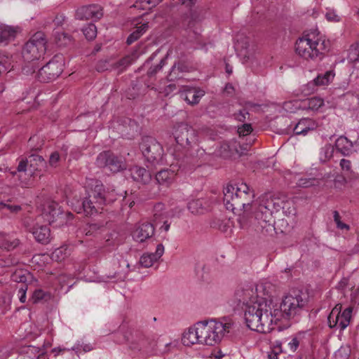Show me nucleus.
<instances>
[{"label":"nucleus","mask_w":359,"mask_h":359,"mask_svg":"<svg viewBox=\"0 0 359 359\" xmlns=\"http://www.w3.org/2000/svg\"><path fill=\"white\" fill-rule=\"evenodd\" d=\"M224 204L229 210H243L237 218L238 226L242 229H247L251 226L257 231L262 232V228L255 220V208L257 203L252 204L255 198L254 190L250 189L245 183L228 184L224 189Z\"/></svg>","instance_id":"1"},{"label":"nucleus","mask_w":359,"mask_h":359,"mask_svg":"<svg viewBox=\"0 0 359 359\" xmlns=\"http://www.w3.org/2000/svg\"><path fill=\"white\" fill-rule=\"evenodd\" d=\"M265 301L255 302L252 305L245 307L244 319L248 327L260 333H268L275 330L271 327L275 322L273 312L268 308Z\"/></svg>","instance_id":"2"},{"label":"nucleus","mask_w":359,"mask_h":359,"mask_svg":"<svg viewBox=\"0 0 359 359\" xmlns=\"http://www.w3.org/2000/svg\"><path fill=\"white\" fill-rule=\"evenodd\" d=\"M309 302V296L302 290H293L287 294L280 304L279 309L273 310L275 322L280 318L290 319L305 308Z\"/></svg>","instance_id":"3"},{"label":"nucleus","mask_w":359,"mask_h":359,"mask_svg":"<svg viewBox=\"0 0 359 359\" xmlns=\"http://www.w3.org/2000/svg\"><path fill=\"white\" fill-rule=\"evenodd\" d=\"M288 203L279 199H267L255 208V220L262 228V233H269L274 231L273 213L285 209Z\"/></svg>","instance_id":"4"},{"label":"nucleus","mask_w":359,"mask_h":359,"mask_svg":"<svg viewBox=\"0 0 359 359\" xmlns=\"http://www.w3.org/2000/svg\"><path fill=\"white\" fill-rule=\"evenodd\" d=\"M231 325V323H222L215 320L198 322L199 344L215 345L221 341L225 332H229Z\"/></svg>","instance_id":"5"},{"label":"nucleus","mask_w":359,"mask_h":359,"mask_svg":"<svg viewBox=\"0 0 359 359\" xmlns=\"http://www.w3.org/2000/svg\"><path fill=\"white\" fill-rule=\"evenodd\" d=\"M46 40L43 32H36L25 44L22 57L25 61L34 62L40 59L46 53Z\"/></svg>","instance_id":"6"},{"label":"nucleus","mask_w":359,"mask_h":359,"mask_svg":"<svg viewBox=\"0 0 359 359\" xmlns=\"http://www.w3.org/2000/svg\"><path fill=\"white\" fill-rule=\"evenodd\" d=\"M140 149L146 161L151 165H155L161 161L163 147L154 137L151 136L143 137L140 143Z\"/></svg>","instance_id":"7"},{"label":"nucleus","mask_w":359,"mask_h":359,"mask_svg":"<svg viewBox=\"0 0 359 359\" xmlns=\"http://www.w3.org/2000/svg\"><path fill=\"white\" fill-rule=\"evenodd\" d=\"M325 41L313 40L307 37L299 39L295 44V51L301 57L308 60L318 57L325 50Z\"/></svg>","instance_id":"8"},{"label":"nucleus","mask_w":359,"mask_h":359,"mask_svg":"<svg viewBox=\"0 0 359 359\" xmlns=\"http://www.w3.org/2000/svg\"><path fill=\"white\" fill-rule=\"evenodd\" d=\"M46 161L39 155L32 154L27 159H22L17 167V171L12 172L15 175L17 172H25L31 177L39 176L43 175L46 170Z\"/></svg>","instance_id":"9"},{"label":"nucleus","mask_w":359,"mask_h":359,"mask_svg":"<svg viewBox=\"0 0 359 359\" xmlns=\"http://www.w3.org/2000/svg\"><path fill=\"white\" fill-rule=\"evenodd\" d=\"M40 216L35 219L27 217L23 224L27 231L33 235L36 242L45 245L50 242V231L46 225L40 224Z\"/></svg>","instance_id":"10"},{"label":"nucleus","mask_w":359,"mask_h":359,"mask_svg":"<svg viewBox=\"0 0 359 359\" xmlns=\"http://www.w3.org/2000/svg\"><path fill=\"white\" fill-rule=\"evenodd\" d=\"M174 136L177 144L187 150L197 146L196 132L187 123H180L175 129Z\"/></svg>","instance_id":"11"},{"label":"nucleus","mask_w":359,"mask_h":359,"mask_svg":"<svg viewBox=\"0 0 359 359\" xmlns=\"http://www.w3.org/2000/svg\"><path fill=\"white\" fill-rule=\"evenodd\" d=\"M96 164L100 168H105L113 172L126 169V163L121 157L110 151L101 152L96 158Z\"/></svg>","instance_id":"12"},{"label":"nucleus","mask_w":359,"mask_h":359,"mask_svg":"<svg viewBox=\"0 0 359 359\" xmlns=\"http://www.w3.org/2000/svg\"><path fill=\"white\" fill-rule=\"evenodd\" d=\"M62 61H59L56 58L51 60L39 69L36 77L41 82H50L57 79L62 72Z\"/></svg>","instance_id":"13"},{"label":"nucleus","mask_w":359,"mask_h":359,"mask_svg":"<svg viewBox=\"0 0 359 359\" xmlns=\"http://www.w3.org/2000/svg\"><path fill=\"white\" fill-rule=\"evenodd\" d=\"M92 188L88 192L99 193V196H96V199H92L93 205H95L97 212L103 209L104 205L113 202L115 199L110 197V192L106 191L102 183L98 180H94L90 184Z\"/></svg>","instance_id":"14"},{"label":"nucleus","mask_w":359,"mask_h":359,"mask_svg":"<svg viewBox=\"0 0 359 359\" xmlns=\"http://www.w3.org/2000/svg\"><path fill=\"white\" fill-rule=\"evenodd\" d=\"M103 16L102 7L97 4L83 6L76 10V18L78 20H98Z\"/></svg>","instance_id":"15"},{"label":"nucleus","mask_w":359,"mask_h":359,"mask_svg":"<svg viewBox=\"0 0 359 359\" xmlns=\"http://www.w3.org/2000/svg\"><path fill=\"white\" fill-rule=\"evenodd\" d=\"M235 297L238 304H243L245 307L252 305L255 302H260L263 299L259 298L256 292L250 286L238 288L235 292Z\"/></svg>","instance_id":"16"},{"label":"nucleus","mask_w":359,"mask_h":359,"mask_svg":"<svg viewBox=\"0 0 359 359\" xmlns=\"http://www.w3.org/2000/svg\"><path fill=\"white\" fill-rule=\"evenodd\" d=\"M182 6L188 8V12L182 16V26L185 28H191L198 18L197 11L194 7L197 0H179Z\"/></svg>","instance_id":"17"},{"label":"nucleus","mask_w":359,"mask_h":359,"mask_svg":"<svg viewBox=\"0 0 359 359\" xmlns=\"http://www.w3.org/2000/svg\"><path fill=\"white\" fill-rule=\"evenodd\" d=\"M194 67L188 60H180L171 67L168 75V80L170 81L181 79L184 73L191 72L194 70Z\"/></svg>","instance_id":"18"},{"label":"nucleus","mask_w":359,"mask_h":359,"mask_svg":"<svg viewBox=\"0 0 359 359\" xmlns=\"http://www.w3.org/2000/svg\"><path fill=\"white\" fill-rule=\"evenodd\" d=\"M155 232L154 226L149 222H144L136 226L132 233L133 238L139 243H143L151 238Z\"/></svg>","instance_id":"19"},{"label":"nucleus","mask_w":359,"mask_h":359,"mask_svg":"<svg viewBox=\"0 0 359 359\" xmlns=\"http://www.w3.org/2000/svg\"><path fill=\"white\" fill-rule=\"evenodd\" d=\"M62 215L58 204L55 202H48L44 208L43 211L41 215V219L43 218L49 224L53 223L57 218L61 217Z\"/></svg>","instance_id":"20"},{"label":"nucleus","mask_w":359,"mask_h":359,"mask_svg":"<svg viewBox=\"0 0 359 359\" xmlns=\"http://www.w3.org/2000/svg\"><path fill=\"white\" fill-rule=\"evenodd\" d=\"M96 196H99V193L88 192V196L83 199L78 209V212L81 213L83 212L87 216L97 213V210L95 205H93L94 203L92 201V199H96Z\"/></svg>","instance_id":"21"},{"label":"nucleus","mask_w":359,"mask_h":359,"mask_svg":"<svg viewBox=\"0 0 359 359\" xmlns=\"http://www.w3.org/2000/svg\"><path fill=\"white\" fill-rule=\"evenodd\" d=\"M318 126V125L316 121L311 118H305L299 120L294 126L293 130L295 135H306L309 131L316 130Z\"/></svg>","instance_id":"22"},{"label":"nucleus","mask_w":359,"mask_h":359,"mask_svg":"<svg viewBox=\"0 0 359 359\" xmlns=\"http://www.w3.org/2000/svg\"><path fill=\"white\" fill-rule=\"evenodd\" d=\"M130 175L134 181L142 184H147L151 179V175L145 168L135 165L130 168Z\"/></svg>","instance_id":"23"},{"label":"nucleus","mask_w":359,"mask_h":359,"mask_svg":"<svg viewBox=\"0 0 359 359\" xmlns=\"http://www.w3.org/2000/svg\"><path fill=\"white\" fill-rule=\"evenodd\" d=\"M164 252V247L162 244H158L154 253L144 254L140 259V264L143 267H150L154 262H156L161 257Z\"/></svg>","instance_id":"24"},{"label":"nucleus","mask_w":359,"mask_h":359,"mask_svg":"<svg viewBox=\"0 0 359 359\" xmlns=\"http://www.w3.org/2000/svg\"><path fill=\"white\" fill-rule=\"evenodd\" d=\"M238 143L236 142H224L215 150L217 156L224 158L232 157L235 153H238Z\"/></svg>","instance_id":"25"},{"label":"nucleus","mask_w":359,"mask_h":359,"mask_svg":"<svg viewBox=\"0 0 359 359\" xmlns=\"http://www.w3.org/2000/svg\"><path fill=\"white\" fill-rule=\"evenodd\" d=\"M175 176L174 170L163 169L156 173V180L160 185L168 187L174 182Z\"/></svg>","instance_id":"26"},{"label":"nucleus","mask_w":359,"mask_h":359,"mask_svg":"<svg viewBox=\"0 0 359 359\" xmlns=\"http://www.w3.org/2000/svg\"><path fill=\"white\" fill-rule=\"evenodd\" d=\"M341 306L338 307L339 316H336L334 326H338L341 330H344L348 325L351 318L352 308L348 307L341 313Z\"/></svg>","instance_id":"27"},{"label":"nucleus","mask_w":359,"mask_h":359,"mask_svg":"<svg viewBox=\"0 0 359 359\" xmlns=\"http://www.w3.org/2000/svg\"><path fill=\"white\" fill-rule=\"evenodd\" d=\"M199 340L198 329L197 328L196 323L193 327H189L187 331L184 332L182 341L184 346H191L199 344Z\"/></svg>","instance_id":"28"},{"label":"nucleus","mask_w":359,"mask_h":359,"mask_svg":"<svg viewBox=\"0 0 359 359\" xmlns=\"http://www.w3.org/2000/svg\"><path fill=\"white\" fill-rule=\"evenodd\" d=\"M353 142L345 136H340L335 142L337 150L344 156H348L353 151Z\"/></svg>","instance_id":"29"},{"label":"nucleus","mask_w":359,"mask_h":359,"mask_svg":"<svg viewBox=\"0 0 359 359\" xmlns=\"http://www.w3.org/2000/svg\"><path fill=\"white\" fill-rule=\"evenodd\" d=\"M204 95V92L195 88H188L182 93V96L185 101L190 104H196L199 102L200 99Z\"/></svg>","instance_id":"30"},{"label":"nucleus","mask_w":359,"mask_h":359,"mask_svg":"<svg viewBox=\"0 0 359 359\" xmlns=\"http://www.w3.org/2000/svg\"><path fill=\"white\" fill-rule=\"evenodd\" d=\"M166 59H167V56L162 58L158 65H155L153 67H150L149 69L148 70L147 74L148 78L149 79V81H144V84L147 88H151V89L154 88L152 81L155 79L154 76L157 74V72L161 71L163 67L165 65Z\"/></svg>","instance_id":"31"},{"label":"nucleus","mask_w":359,"mask_h":359,"mask_svg":"<svg viewBox=\"0 0 359 359\" xmlns=\"http://www.w3.org/2000/svg\"><path fill=\"white\" fill-rule=\"evenodd\" d=\"M149 27V22H144L140 26H137L136 29L128 36L126 43L130 45L138 40L148 30Z\"/></svg>","instance_id":"32"},{"label":"nucleus","mask_w":359,"mask_h":359,"mask_svg":"<svg viewBox=\"0 0 359 359\" xmlns=\"http://www.w3.org/2000/svg\"><path fill=\"white\" fill-rule=\"evenodd\" d=\"M206 204L207 203L201 198L193 200L189 203L188 209L195 215L203 214L207 210Z\"/></svg>","instance_id":"33"},{"label":"nucleus","mask_w":359,"mask_h":359,"mask_svg":"<svg viewBox=\"0 0 359 359\" xmlns=\"http://www.w3.org/2000/svg\"><path fill=\"white\" fill-rule=\"evenodd\" d=\"M106 227L103 224L101 223H89L86 224L83 229V232L86 236H95L97 234L104 231Z\"/></svg>","instance_id":"34"},{"label":"nucleus","mask_w":359,"mask_h":359,"mask_svg":"<svg viewBox=\"0 0 359 359\" xmlns=\"http://www.w3.org/2000/svg\"><path fill=\"white\" fill-rule=\"evenodd\" d=\"M55 41L60 47H67L72 44V36L65 32H56L55 34Z\"/></svg>","instance_id":"35"},{"label":"nucleus","mask_w":359,"mask_h":359,"mask_svg":"<svg viewBox=\"0 0 359 359\" xmlns=\"http://www.w3.org/2000/svg\"><path fill=\"white\" fill-rule=\"evenodd\" d=\"M16 32L14 27L4 25H0V43L13 39Z\"/></svg>","instance_id":"36"},{"label":"nucleus","mask_w":359,"mask_h":359,"mask_svg":"<svg viewBox=\"0 0 359 359\" xmlns=\"http://www.w3.org/2000/svg\"><path fill=\"white\" fill-rule=\"evenodd\" d=\"M161 1L162 0H137L133 7L142 10H150Z\"/></svg>","instance_id":"37"},{"label":"nucleus","mask_w":359,"mask_h":359,"mask_svg":"<svg viewBox=\"0 0 359 359\" xmlns=\"http://www.w3.org/2000/svg\"><path fill=\"white\" fill-rule=\"evenodd\" d=\"M334 147L330 144H325L321 148L319 153V159L321 162L325 163L329 161L333 156Z\"/></svg>","instance_id":"38"},{"label":"nucleus","mask_w":359,"mask_h":359,"mask_svg":"<svg viewBox=\"0 0 359 359\" xmlns=\"http://www.w3.org/2000/svg\"><path fill=\"white\" fill-rule=\"evenodd\" d=\"M334 73L333 71H327L323 75H318L314 80L316 86H324L329 84L334 79Z\"/></svg>","instance_id":"39"},{"label":"nucleus","mask_w":359,"mask_h":359,"mask_svg":"<svg viewBox=\"0 0 359 359\" xmlns=\"http://www.w3.org/2000/svg\"><path fill=\"white\" fill-rule=\"evenodd\" d=\"M324 104L323 99L317 97H313L309 99L304 103V108L312 111H317L320 107Z\"/></svg>","instance_id":"40"},{"label":"nucleus","mask_w":359,"mask_h":359,"mask_svg":"<svg viewBox=\"0 0 359 359\" xmlns=\"http://www.w3.org/2000/svg\"><path fill=\"white\" fill-rule=\"evenodd\" d=\"M127 341L139 344L142 346H145V337L140 332L135 331L130 333V337H125Z\"/></svg>","instance_id":"41"},{"label":"nucleus","mask_w":359,"mask_h":359,"mask_svg":"<svg viewBox=\"0 0 359 359\" xmlns=\"http://www.w3.org/2000/svg\"><path fill=\"white\" fill-rule=\"evenodd\" d=\"M347 59L351 63L359 62V48L358 44H353L350 46Z\"/></svg>","instance_id":"42"},{"label":"nucleus","mask_w":359,"mask_h":359,"mask_svg":"<svg viewBox=\"0 0 359 359\" xmlns=\"http://www.w3.org/2000/svg\"><path fill=\"white\" fill-rule=\"evenodd\" d=\"M50 298V294L44 292L42 290H36L32 294V301L34 304L38 303L41 300L47 301Z\"/></svg>","instance_id":"43"},{"label":"nucleus","mask_w":359,"mask_h":359,"mask_svg":"<svg viewBox=\"0 0 359 359\" xmlns=\"http://www.w3.org/2000/svg\"><path fill=\"white\" fill-rule=\"evenodd\" d=\"M82 31L88 40L94 39L97 35V28L93 23L88 24L87 27L82 29Z\"/></svg>","instance_id":"44"},{"label":"nucleus","mask_w":359,"mask_h":359,"mask_svg":"<svg viewBox=\"0 0 359 359\" xmlns=\"http://www.w3.org/2000/svg\"><path fill=\"white\" fill-rule=\"evenodd\" d=\"M319 181L316 178H301L298 180L297 185L301 187H311L319 184Z\"/></svg>","instance_id":"45"},{"label":"nucleus","mask_w":359,"mask_h":359,"mask_svg":"<svg viewBox=\"0 0 359 359\" xmlns=\"http://www.w3.org/2000/svg\"><path fill=\"white\" fill-rule=\"evenodd\" d=\"M187 151L190 152L191 156H195L198 158H203V156L206 154L205 149L200 148L198 144L197 146H193L191 148L189 149V150Z\"/></svg>","instance_id":"46"},{"label":"nucleus","mask_w":359,"mask_h":359,"mask_svg":"<svg viewBox=\"0 0 359 359\" xmlns=\"http://www.w3.org/2000/svg\"><path fill=\"white\" fill-rule=\"evenodd\" d=\"M134 61V57L133 55H127L119 61L117 62V67H121V70L131 65Z\"/></svg>","instance_id":"47"},{"label":"nucleus","mask_w":359,"mask_h":359,"mask_svg":"<svg viewBox=\"0 0 359 359\" xmlns=\"http://www.w3.org/2000/svg\"><path fill=\"white\" fill-rule=\"evenodd\" d=\"M353 182L352 181L351 177H348L346 179L344 176H337L334 180V184L336 187H339L340 186L345 185L347 183H350L351 186H353Z\"/></svg>","instance_id":"48"},{"label":"nucleus","mask_w":359,"mask_h":359,"mask_svg":"<svg viewBox=\"0 0 359 359\" xmlns=\"http://www.w3.org/2000/svg\"><path fill=\"white\" fill-rule=\"evenodd\" d=\"M339 305H337L331 311L330 315L328 316L327 320L328 324L330 328L336 327L337 326H334L333 324H334L335 322V318L336 316H339V309H338Z\"/></svg>","instance_id":"49"},{"label":"nucleus","mask_w":359,"mask_h":359,"mask_svg":"<svg viewBox=\"0 0 359 359\" xmlns=\"http://www.w3.org/2000/svg\"><path fill=\"white\" fill-rule=\"evenodd\" d=\"M252 131V127L250 123H245L238 128V133L240 136H246Z\"/></svg>","instance_id":"50"},{"label":"nucleus","mask_w":359,"mask_h":359,"mask_svg":"<svg viewBox=\"0 0 359 359\" xmlns=\"http://www.w3.org/2000/svg\"><path fill=\"white\" fill-rule=\"evenodd\" d=\"M20 244V241L17 238L13 239V241H5L2 243V247L7 250H11L18 247Z\"/></svg>","instance_id":"51"},{"label":"nucleus","mask_w":359,"mask_h":359,"mask_svg":"<svg viewBox=\"0 0 359 359\" xmlns=\"http://www.w3.org/2000/svg\"><path fill=\"white\" fill-rule=\"evenodd\" d=\"M38 69V67L35 66V63L32 62H28L27 64L25 65L22 68V72L25 74H32L36 72V70Z\"/></svg>","instance_id":"52"},{"label":"nucleus","mask_w":359,"mask_h":359,"mask_svg":"<svg viewBox=\"0 0 359 359\" xmlns=\"http://www.w3.org/2000/svg\"><path fill=\"white\" fill-rule=\"evenodd\" d=\"M60 159V154L57 151L53 152L49 158V165L51 167L56 168Z\"/></svg>","instance_id":"53"},{"label":"nucleus","mask_w":359,"mask_h":359,"mask_svg":"<svg viewBox=\"0 0 359 359\" xmlns=\"http://www.w3.org/2000/svg\"><path fill=\"white\" fill-rule=\"evenodd\" d=\"M27 285L22 284L18 290L19 299L22 303H25L26 301V292L27 290Z\"/></svg>","instance_id":"54"},{"label":"nucleus","mask_w":359,"mask_h":359,"mask_svg":"<svg viewBox=\"0 0 359 359\" xmlns=\"http://www.w3.org/2000/svg\"><path fill=\"white\" fill-rule=\"evenodd\" d=\"M326 19L330 22H339L340 20L339 16L334 11H328L325 14Z\"/></svg>","instance_id":"55"},{"label":"nucleus","mask_w":359,"mask_h":359,"mask_svg":"<svg viewBox=\"0 0 359 359\" xmlns=\"http://www.w3.org/2000/svg\"><path fill=\"white\" fill-rule=\"evenodd\" d=\"M248 115L249 113L245 109H243L234 114L236 119L241 122H244Z\"/></svg>","instance_id":"56"},{"label":"nucleus","mask_w":359,"mask_h":359,"mask_svg":"<svg viewBox=\"0 0 359 359\" xmlns=\"http://www.w3.org/2000/svg\"><path fill=\"white\" fill-rule=\"evenodd\" d=\"M340 166L343 170L350 172L351 173H352L351 163L349 160L345 158L341 159L340 161Z\"/></svg>","instance_id":"57"},{"label":"nucleus","mask_w":359,"mask_h":359,"mask_svg":"<svg viewBox=\"0 0 359 359\" xmlns=\"http://www.w3.org/2000/svg\"><path fill=\"white\" fill-rule=\"evenodd\" d=\"M349 279L348 278L344 277L338 283L337 288L340 290H344L348 285Z\"/></svg>","instance_id":"58"},{"label":"nucleus","mask_w":359,"mask_h":359,"mask_svg":"<svg viewBox=\"0 0 359 359\" xmlns=\"http://www.w3.org/2000/svg\"><path fill=\"white\" fill-rule=\"evenodd\" d=\"M251 142L249 144H243L242 145L238 144V153H236L239 156L244 154L249 149Z\"/></svg>","instance_id":"59"},{"label":"nucleus","mask_w":359,"mask_h":359,"mask_svg":"<svg viewBox=\"0 0 359 359\" xmlns=\"http://www.w3.org/2000/svg\"><path fill=\"white\" fill-rule=\"evenodd\" d=\"M299 341L297 339V338L294 337L293 338L291 341L288 344V346L290 348V350L293 352H294L297 348L299 347Z\"/></svg>","instance_id":"60"},{"label":"nucleus","mask_w":359,"mask_h":359,"mask_svg":"<svg viewBox=\"0 0 359 359\" xmlns=\"http://www.w3.org/2000/svg\"><path fill=\"white\" fill-rule=\"evenodd\" d=\"M108 69V63L107 61H100L96 65V69L98 72H104Z\"/></svg>","instance_id":"61"},{"label":"nucleus","mask_w":359,"mask_h":359,"mask_svg":"<svg viewBox=\"0 0 359 359\" xmlns=\"http://www.w3.org/2000/svg\"><path fill=\"white\" fill-rule=\"evenodd\" d=\"M6 208L8 210H9L11 212H13V213H17L19 211H20L22 209L21 206H20V205H10V204L6 205Z\"/></svg>","instance_id":"62"},{"label":"nucleus","mask_w":359,"mask_h":359,"mask_svg":"<svg viewBox=\"0 0 359 359\" xmlns=\"http://www.w3.org/2000/svg\"><path fill=\"white\" fill-rule=\"evenodd\" d=\"M234 92V88L231 83H227L224 88V93L229 95H232Z\"/></svg>","instance_id":"63"},{"label":"nucleus","mask_w":359,"mask_h":359,"mask_svg":"<svg viewBox=\"0 0 359 359\" xmlns=\"http://www.w3.org/2000/svg\"><path fill=\"white\" fill-rule=\"evenodd\" d=\"M15 262L11 259H7L6 260H0V265L2 266H10L13 265Z\"/></svg>","instance_id":"64"}]
</instances>
